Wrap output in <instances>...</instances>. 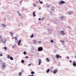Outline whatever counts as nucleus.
<instances>
[{"label": "nucleus", "mask_w": 76, "mask_h": 76, "mask_svg": "<svg viewBox=\"0 0 76 76\" xmlns=\"http://www.w3.org/2000/svg\"><path fill=\"white\" fill-rule=\"evenodd\" d=\"M38 51H41L43 50V48L42 47H39L38 48Z\"/></svg>", "instance_id": "obj_1"}, {"label": "nucleus", "mask_w": 76, "mask_h": 76, "mask_svg": "<svg viewBox=\"0 0 76 76\" xmlns=\"http://www.w3.org/2000/svg\"><path fill=\"white\" fill-rule=\"evenodd\" d=\"M59 4H65V2L63 1H61L60 2V1H59Z\"/></svg>", "instance_id": "obj_2"}, {"label": "nucleus", "mask_w": 76, "mask_h": 76, "mask_svg": "<svg viewBox=\"0 0 76 76\" xmlns=\"http://www.w3.org/2000/svg\"><path fill=\"white\" fill-rule=\"evenodd\" d=\"M54 72H53V73H54V74H56V73H57V69H56L55 70H54Z\"/></svg>", "instance_id": "obj_3"}, {"label": "nucleus", "mask_w": 76, "mask_h": 76, "mask_svg": "<svg viewBox=\"0 0 76 76\" xmlns=\"http://www.w3.org/2000/svg\"><path fill=\"white\" fill-rule=\"evenodd\" d=\"M73 66L74 67H75L76 66V61H74L73 62Z\"/></svg>", "instance_id": "obj_4"}, {"label": "nucleus", "mask_w": 76, "mask_h": 76, "mask_svg": "<svg viewBox=\"0 0 76 76\" xmlns=\"http://www.w3.org/2000/svg\"><path fill=\"white\" fill-rule=\"evenodd\" d=\"M38 60L39 61V65H40L41 64V59H39Z\"/></svg>", "instance_id": "obj_5"}, {"label": "nucleus", "mask_w": 76, "mask_h": 76, "mask_svg": "<svg viewBox=\"0 0 76 76\" xmlns=\"http://www.w3.org/2000/svg\"><path fill=\"white\" fill-rule=\"evenodd\" d=\"M48 30L49 32H51V31H52V30H52V29H50V28H49L48 29Z\"/></svg>", "instance_id": "obj_6"}, {"label": "nucleus", "mask_w": 76, "mask_h": 76, "mask_svg": "<svg viewBox=\"0 0 76 76\" xmlns=\"http://www.w3.org/2000/svg\"><path fill=\"white\" fill-rule=\"evenodd\" d=\"M61 33L62 35H64L65 34V33H64V32L63 31H61Z\"/></svg>", "instance_id": "obj_7"}, {"label": "nucleus", "mask_w": 76, "mask_h": 76, "mask_svg": "<svg viewBox=\"0 0 76 76\" xmlns=\"http://www.w3.org/2000/svg\"><path fill=\"white\" fill-rule=\"evenodd\" d=\"M3 64L2 65V67H3V68L4 69V68L5 67V64H4V63H3Z\"/></svg>", "instance_id": "obj_8"}, {"label": "nucleus", "mask_w": 76, "mask_h": 76, "mask_svg": "<svg viewBox=\"0 0 76 76\" xmlns=\"http://www.w3.org/2000/svg\"><path fill=\"white\" fill-rule=\"evenodd\" d=\"M48 5V3H47L46 5V7L47 8H49V6H50V5Z\"/></svg>", "instance_id": "obj_9"}, {"label": "nucleus", "mask_w": 76, "mask_h": 76, "mask_svg": "<svg viewBox=\"0 0 76 76\" xmlns=\"http://www.w3.org/2000/svg\"><path fill=\"white\" fill-rule=\"evenodd\" d=\"M33 42L34 44H37V42H38V41L35 40H34Z\"/></svg>", "instance_id": "obj_10"}, {"label": "nucleus", "mask_w": 76, "mask_h": 76, "mask_svg": "<svg viewBox=\"0 0 76 76\" xmlns=\"http://www.w3.org/2000/svg\"><path fill=\"white\" fill-rule=\"evenodd\" d=\"M1 42H3V44H5V42H6V39H5L4 41V42L3 41V40L2 39H1Z\"/></svg>", "instance_id": "obj_11"}, {"label": "nucleus", "mask_w": 76, "mask_h": 76, "mask_svg": "<svg viewBox=\"0 0 76 76\" xmlns=\"http://www.w3.org/2000/svg\"><path fill=\"white\" fill-rule=\"evenodd\" d=\"M55 57H56V58H59V54L58 55L56 54Z\"/></svg>", "instance_id": "obj_12"}, {"label": "nucleus", "mask_w": 76, "mask_h": 76, "mask_svg": "<svg viewBox=\"0 0 76 76\" xmlns=\"http://www.w3.org/2000/svg\"><path fill=\"white\" fill-rule=\"evenodd\" d=\"M20 42H21V40H20L18 43V45H19L20 44Z\"/></svg>", "instance_id": "obj_13"}, {"label": "nucleus", "mask_w": 76, "mask_h": 76, "mask_svg": "<svg viewBox=\"0 0 76 76\" xmlns=\"http://www.w3.org/2000/svg\"><path fill=\"white\" fill-rule=\"evenodd\" d=\"M68 14L69 15H72V14H73V12H69L68 13Z\"/></svg>", "instance_id": "obj_14"}, {"label": "nucleus", "mask_w": 76, "mask_h": 76, "mask_svg": "<svg viewBox=\"0 0 76 76\" xmlns=\"http://www.w3.org/2000/svg\"><path fill=\"white\" fill-rule=\"evenodd\" d=\"M33 15L34 17H35V16H36V15H35V12H33Z\"/></svg>", "instance_id": "obj_15"}, {"label": "nucleus", "mask_w": 76, "mask_h": 76, "mask_svg": "<svg viewBox=\"0 0 76 76\" xmlns=\"http://www.w3.org/2000/svg\"><path fill=\"white\" fill-rule=\"evenodd\" d=\"M50 69H48L46 71V72H47V73H49V72H50Z\"/></svg>", "instance_id": "obj_16"}, {"label": "nucleus", "mask_w": 76, "mask_h": 76, "mask_svg": "<svg viewBox=\"0 0 76 76\" xmlns=\"http://www.w3.org/2000/svg\"><path fill=\"white\" fill-rule=\"evenodd\" d=\"M10 59L11 60H13V58L12 57H10Z\"/></svg>", "instance_id": "obj_17"}, {"label": "nucleus", "mask_w": 76, "mask_h": 76, "mask_svg": "<svg viewBox=\"0 0 76 76\" xmlns=\"http://www.w3.org/2000/svg\"><path fill=\"white\" fill-rule=\"evenodd\" d=\"M25 62V61L23 60H22L21 61V63H24V62Z\"/></svg>", "instance_id": "obj_18"}, {"label": "nucleus", "mask_w": 76, "mask_h": 76, "mask_svg": "<svg viewBox=\"0 0 76 76\" xmlns=\"http://www.w3.org/2000/svg\"><path fill=\"white\" fill-rule=\"evenodd\" d=\"M31 74H32V75L34 74L35 73V72L34 71H31Z\"/></svg>", "instance_id": "obj_19"}, {"label": "nucleus", "mask_w": 76, "mask_h": 76, "mask_svg": "<svg viewBox=\"0 0 76 76\" xmlns=\"http://www.w3.org/2000/svg\"><path fill=\"white\" fill-rule=\"evenodd\" d=\"M24 53V55H25L26 54H27V53H26V51H24L23 52Z\"/></svg>", "instance_id": "obj_20"}, {"label": "nucleus", "mask_w": 76, "mask_h": 76, "mask_svg": "<svg viewBox=\"0 0 76 76\" xmlns=\"http://www.w3.org/2000/svg\"><path fill=\"white\" fill-rule=\"evenodd\" d=\"M15 41H17V37H15Z\"/></svg>", "instance_id": "obj_21"}, {"label": "nucleus", "mask_w": 76, "mask_h": 76, "mask_svg": "<svg viewBox=\"0 0 76 76\" xmlns=\"http://www.w3.org/2000/svg\"><path fill=\"white\" fill-rule=\"evenodd\" d=\"M31 38H33L34 37V35L33 34L30 36Z\"/></svg>", "instance_id": "obj_22"}, {"label": "nucleus", "mask_w": 76, "mask_h": 76, "mask_svg": "<svg viewBox=\"0 0 76 76\" xmlns=\"http://www.w3.org/2000/svg\"><path fill=\"white\" fill-rule=\"evenodd\" d=\"M19 75H22V72H20L19 73Z\"/></svg>", "instance_id": "obj_23"}, {"label": "nucleus", "mask_w": 76, "mask_h": 76, "mask_svg": "<svg viewBox=\"0 0 76 76\" xmlns=\"http://www.w3.org/2000/svg\"><path fill=\"white\" fill-rule=\"evenodd\" d=\"M4 49L5 50H7V48L6 47H4Z\"/></svg>", "instance_id": "obj_24"}, {"label": "nucleus", "mask_w": 76, "mask_h": 76, "mask_svg": "<svg viewBox=\"0 0 76 76\" xmlns=\"http://www.w3.org/2000/svg\"><path fill=\"white\" fill-rule=\"evenodd\" d=\"M64 17L63 16H62V17H61V19H62V20H63V18H64Z\"/></svg>", "instance_id": "obj_25"}, {"label": "nucleus", "mask_w": 76, "mask_h": 76, "mask_svg": "<svg viewBox=\"0 0 76 76\" xmlns=\"http://www.w3.org/2000/svg\"><path fill=\"white\" fill-rule=\"evenodd\" d=\"M61 42H62L63 43H64V41H63L61 40Z\"/></svg>", "instance_id": "obj_26"}, {"label": "nucleus", "mask_w": 76, "mask_h": 76, "mask_svg": "<svg viewBox=\"0 0 76 76\" xmlns=\"http://www.w3.org/2000/svg\"><path fill=\"white\" fill-rule=\"evenodd\" d=\"M33 5H34V7H36V4H35L34 3V4H33Z\"/></svg>", "instance_id": "obj_27"}, {"label": "nucleus", "mask_w": 76, "mask_h": 76, "mask_svg": "<svg viewBox=\"0 0 76 76\" xmlns=\"http://www.w3.org/2000/svg\"><path fill=\"white\" fill-rule=\"evenodd\" d=\"M50 42H51V43H53V40H50Z\"/></svg>", "instance_id": "obj_28"}, {"label": "nucleus", "mask_w": 76, "mask_h": 76, "mask_svg": "<svg viewBox=\"0 0 76 76\" xmlns=\"http://www.w3.org/2000/svg\"><path fill=\"white\" fill-rule=\"evenodd\" d=\"M31 64H28V66H31Z\"/></svg>", "instance_id": "obj_29"}, {"label": "nucleus", "mask_w": 76, "mask_h": 76, "mask_svg": "<svg viewBox=\"0 0 76 76\" xmlns=\"http://www.w3.org/2000/svg\"><path fill=\"white\" fill-rule=\"evenodd\" d=\"M25 58H27V59H28V56H26Z\"/></svg>", "instance_id": "obj_30"}, {"label": "nucleus", "mask_w": 76, "mask_h": 76, "mask_svg": "<svg viewBox=\"0 0 76 76\" xmlns=\"http://www.w3.org/2000/svg\"><path fill=\"white\" fill-rule=\"evenodd\" d=\"M46 61H47V62H49V61H50V59H48Z\"/></svg>", "instance_id": "obj_31"}, {"label": "nucleus", "mask_w": 76, "mask_h": 76, "mask_svg": "<svg viewBox=\"0 0 76 76\" xmlns=\"http://www.w3.org/2000/svg\"><path fill=\"white\" fill-rule=\"evenodd\" d=\"M9 57H10V55H8V58H9Z\"/></svg>", "instance_id": "obj_32"}, {"label": "nucleus", "mask_w": 76, "mask_h": 76, "mask_svg": "<svg viewBox=\"0 0 76 76\" xmlns=\"http://www.w3.org/2000/svg\"><path fill=\"white\" fill-rule=\"evenodd\" d=\"M40 4H42L43 3L42 2V1H40Z\"/></svg>", "instance_id": "obj_33"}, {"label": "nucleus", "mask_w": 76, "mask_h": 76, "mask_svg": "<svg viewBox=\"0 0 76 76\" xmlns=\"http://www.w3.org/2000/svg\"><path fill=\"white\" fill-rule=\"evenodd\" d=\"M2 25L3 26H6V25H4V24H2Z\"/></svg>", "instance_id": "obj_34"}, {"label": "nucleus", "mask_w": 76, "mask_h": 76, "mask_svg": "<svg viewBox=\"0 0 76 76\" xmlns=\"http://www.w3.org/2000/svg\"><path fill=\"white\" fill-rule=\"evenodd\" d=\"M66 58H67V59H69V56H67L66 57Z\"/></svg>", "instance_id": "obj_35"}, {"label": "nucleus", "mask_w": 76, "mask_h": 76, "mask_svg": "<svg viewBox=\"0 0 76 76\" xmlns=\"http://www.w3.org/2000/svg\"><path fill=\"white\" fill-rule=\"evenodd\" d=\"M41 41H39V44H41Z\"/></svg>", "instance_id": "obj_36"}, {"label": "nucleus", "mask_w": 76, "mask_h": 76, "mask_svg": "<svg viewBox=\"0 0 76 76\" xmlns=\"http://www.w3.org/2000/svg\"><path fill=\"white\" fill-rule=\"evenodd\" d=\"M0 56H1V57L3 56V55L2 54H0Z\"/></svg>", "instance_id": "obj_37"}, {"label": "nucleus", "mask_w": 76, "mask_h": 76, "mask_svg": "<svg viewBox=\"0 0 76 76\" xmlns=\"http://www.w3.org/2000/svg\"><path fill=\"white\" fill-rule=\"evenodd\" d=\"M41 7H39V10H41Z\"/></svg>", "instance_id": "obj_38"}, {"label": "nucleus", "mask_w": 76, "mask_h": 76, "mask_svg": "<svg viewBox=\"0 0 76 76\" xmlns=\"http://www.w3.org/2000/svg\"><path fill=\"white\" fill-rule=\"evenodd\" d=\"M41 18H40L38 19V20H41Z\"/></svg>", "instance_id": "obj_39"}, {"label": "nucleus", "mask_w": 76, "mask_h": 76, "mask_svg": "<svg viewBox=\"0 0 76 76\" xmlns=\"http://www.w3.org/2000/svg\"><path fill=\"white\" fill-rule=\"evenodd\" d=\"M12 33H13V32H10V34H12Z\"/></svg>", "instance_id": "obj_40"}, {"label": "nucleus", "mask_w": 76, "mask_h": 76, "mask_svg": "<svg viewBox=\"0 0 76 76\" xmlns=\"http://www.w3.org/2000/svg\"><path fill=\"white\" fill-rule=\"evenodd\" d=\"M51 10H52V11H54V9H51Z\"/></svg>", "instance_id": "obj_41"}, {"label": "nucleus", "mask_w": 76, "mask_h": 76, "mask_svg": "<svg viewBox=\"0 0 76 76\" xmlns=\"http://www.w3.org/2000/svg\"><path fill=\"white\" fill-rule=\"evenodd\" d=\"M55 51L54 52V53H56V50H55Z\"/></svg>", "instance_id": "obj_42"}, {"label": "nucleus", "mask_w": 76, "mask_h": 76, "mask_svg": "<svg viewBox=\"0 0 76 76\" xmlns=\"http://www.w3.org/2000/svg\"><path fill=\"white\" fill-rule=\"evenodd\" d=\"M49 58H47L46 59V60H48V59Z\"/></svg>", "instance_id": "obj_43"}, {"label": "nucleus", "mask_w": 76, "mask_h": 76, "mask_svg": "<svg viewBox=\"0 0 76 76\" xmlns=\"http://www.w3.org/2000/svg\"><path fill=\"white\" fill-rule=\"evenodd\" d=\"M68 28H69V29H71L70 27V26H68Z\"/></svg>", "instance_id": "obj_44"}, {"label": "nucleus", "mask_w": 76, "mask_h": 76, "mask_svg": "<svg viewBox=\"0 0 76 76\" xmlns=\"http://www.w3.org/2000/svg\"><path fill=\"white\" fill-rule=\"evenodd\" d=\"M72 61L70 60V61H69V62H70V63H72Z\"/></svg>", "instance_id": "obj_45"}, {"label": "nucleus", "mask_w": 76, "mask_h": 76, "mask_svg": "<svg viewBox=\"0 0 76 76\" xmlns=\"http://www.w3.org/2000/svg\"><path fill=\"white\" fill-rule=\"evenodd\" d=\"M59 58H61V56H59Z\"/></svg>", "instance_id": "obj_46"}, {"label": "nucleus", "mask_w": 76, "mask_h": 76, "mask_svg": "<svg viewBox=\"0 0 76 76\" xmlns=\"http://www.w3.org/2000/svg\"><path fill=\"white\" fill-rule=\"evenodd\" d=\"M0 38L1 39H2V37H1H1H0Z\"/></svg>", "instance_id": "obj_47"}, {"label": "nucleus", "mask_w": 76, "mask_h": 76, "mask_svg": "<svg viewBox=\"0 0 76 76\" xmlns=\"http://www.w3.org/2000/svg\"><path fill=\"white\" fill-rule=\"evenodd\" d=\"M0 38L1 39H2V37H1H1H0Z\"/></svg>", "instance_id": "obj_48"}, {"label": "nucleus", "mask_w": 76, "mask_h": 76, "mask_svg": "<svg viewBox=\"0 0 76 76\" xmlns=\"http://www.w3.org/2000/svg\"><path fill=\"white\" fill-rule=\"evenodd\" d=\"M19 15H20V16H21V15L20 14H20H19Z\"/></svg>", "instance_id": "obj_49"}, {"label": "nucleus", "mask_w": 76, "mask_h": 76, "mask_svg": "<svg viewBox=\"0 0 76 76\" xmlns=\"http://www.w3.org/2000/svg\"><path fill=\"white\" fill-rule=\"evenodd\" d=\"M18 14H19L20 13H19V12H18Z\"/></svg>", "instance_id": "obj_50"}, {"label": "nucleus", "mask_w": 76, "mask_h": 76, "mask_svg": "<svg viewBox=\"0 0 76 76\" xmlns=\"http://www.w3.org/2000/svg\"><path fill=\"white\" fill-rule=\"evenodd\" d=\"M22 1H20V3H22Z\"/></svg>", "instance_id": "obj_51"}, {"label": "nucleus", "mask_w": 76, "mask_h": 76, "mask_svg": "<svg viewBox=\"0 0 76 76\" xmlns=\"http://www.w3.org/2000/svg\"><path fill=\"white\" fill-rule=\"evenodd\" d=\"M11 36H12V37H13V35L12 34H11Z\"/></svg>", "instance_id": "obj_52"}, {"label": "nucleus", "mask_w": 76, "mask_h": 76, "mask_svg": "<svg viewBox=\"0 0 76 76\" xmlns=\"http://www.w3.org/2000/svg\"><path fill=\"white\" fill-rule=\"evenodd\" d=\"M42 18H43V19H45V18L44 17H42Z\"/></svg>", "instance_id": "obj_53"}, {"label": "nucleus", "mask_w": 76, "mask_h": 76, "mask_svg": "<svg viewBox=\"0 0 76 76\" xmlns=\"http://www.w3.org/2000/svg\"><path fill=\"white\" fill-rule=\"evenodd\" d=\"M44 20V19H42V20Z\"/></svg>", "instance_id": "obj_54"}, {"label": "nucleus", "mask_w": 76, "mask_h": 76, "mask_svg": "<svg viewBox=\"0 0 76 76\" xmlns=\"http://www.w3.org/2000/svg\"><path fill=\"white\" fill-rule=\"evenodd\" d=\"M12 48H14V46H12Z\"/></svg>", "instance_id": "obj_55"}, {"label": "nucleus", "mask_w": 76, "mask_h": 76, "mask_svg": "<svg viewBox=\"0 0 76 76\" xmlns=\"http://www.w3.org/2000/svg\"><path fill=\"white\" fill-rule=\"evenodd\" d=\"M50 13H52V12H51V11L50 12Z\"/></svg>", "instance_id": "obj_56"}, {"label": "nucleus", "mask_w": 76, "mask_h": 76, "mask_svg": "<svg viewBox=\"0 0 76 76\" xmlns=\"http://www.w3.org/2000/svg\"><path fill=\"white\" fill-rule=\"evenodd\" d=\"M12 34L13 35V34H13V33H12Z\"/></svg>", "instance_id": "obj_57"}, {"label": "nucleus", "mask_w": 76, "mask_h": 76, "mask_svg": "<svg viewBox=\"0 0 76 76\" xmlns=\"http://www.w3.org/2000/svg\"><path fill=\"white\" fill-rule=\"evenodd\" d=\"M22 72H23V71L22 70Z\"/></svg>", "instance_id": "obj_58"}, {"label": "nucleus", "mask_w": 76, "mask_h": 76, "mask_svg": "<svg viewBox=\"0 0 76 76\" xmlns=\"http://www.w3.org/2000/svg\"><path fill=\"white\" fill-rule=\"evenodd\" d=\"M53 7V8H54V7Z\"/></svg>", "instance_id": "obj_59"}, {"label": "nucleus", "mask_w": 76, "mask_h": 76, "mask_svg": "<svg viewBox=\"0 0 76 76\" xmlns=\"http://www.w3.org/2000/svg\"><path fill=\"white\" fill-rule=\"evenodd\" d=\"M73 56H72V58H73Z\"/></svg>", "instance_id": "obj_60"}, {"label": "nucleus", "mask_w": 76, "mask_h": 76, "mask_svg": "<svg viewBox=\"0 0 76 76\" xmlns=\"http://www.w3.org/2000/svg\"><path fill=\"white\" fill-rule=\"evenodd\" d=\"M18 26H20V25H18Z\"/></svg>", "instance_id": "obj_61"}, {"label": "nucleus", "mask_w": 76, "mask_h": 76, "mask_svg": "<svg viewBox=\"0 0 76 76\" xmlns=\"http://www.w3.org/2000/svg\"><path fill=\"white\" fill-rule=\"evenodd\" d=\"M61 50H63V49H61Z\"/></svg>", "instance_id": "obj_62"}, {"label": "nucleus", "mask_w": 76, "mask_h": 76, "mask_svg": "<svg viewBox=\"0 0 76 76\" xmlns=\"http://www.w3.org/2000/svg\"><path fill=\"white\" fill-rule=\"evenodd\" d=\"M75 58H76V56H75Z\"/></svg>", "instance_id": "obj_63"}, {"label": "nucleus", "mask_w": 76, "mask_h": 76, "mask_svg": "<svg viewBox=\"0 0 76 76\" xmlns=\"http://www.w3.org/2000/svg\"><path fill=\"white\" fill-rule=\"evenodd\" d=\"M6 20V18H5V20Z\"/></svg>", "instance_id": "obj_64"}]
</instances>
